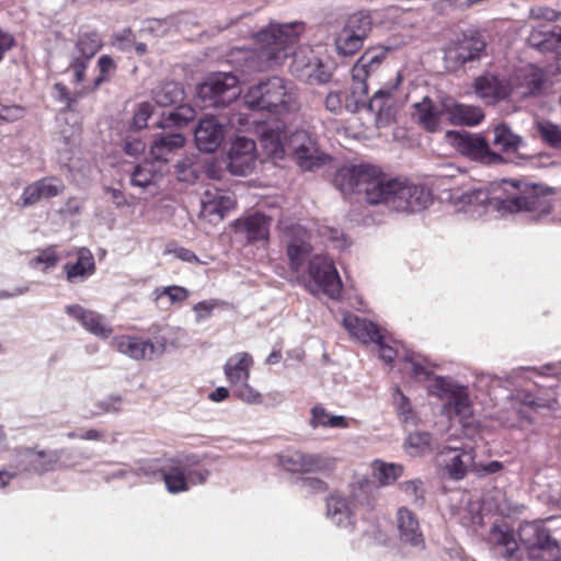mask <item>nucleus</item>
Returning a JSON list of instances; mask_svg holds the SVG:
<instances>
[{
	"label": "nucleus",
	"instance_id": "nucleus-1",
	"mask_svg": "<svg viewBox=\"0 0 561 561\" xmlns=\"http://www.w3.org/2000/svg\"><path fill=\"white\" fill-rule=\"evenodd\" d=\"M333 184L345 194L364 196L369 205H386L391 210L416 213L432 203V193L420 184L390 178L373 164H353L339 169Z\"/></svg>",
	"mask_w": 561,
	"mask_h": 561
},
{
	"label": "nucleus",
	"instance_id": "nucleus-2",
	"mask_svg": "<svg viewBox=\"0 0 561 561\" xmlns=\"http://www.w3.org/2000/svg\"><path fill=\"white\" fill-rule=\"evenodd\" d=\"M454 198L459 209L472 218L481 217L490 209L501 217L525 211L535 218L551 210L548 188L519 180L493 182L488 188L474 187Z\"/></svg>",
	"mask_w": 561,
	"mask_h": 561
},
{
	"label": "nucleus",
	"instance_id": "nucleus-3",
	"mask_svg": "<svg viewBox=\"0 0 561 561\" xmlns=\"http://www.w3.org/2000/svg\"><path fill=\"white\" fill-rule=\"evenodd\" d=\"M302 27L300 24L270 25L256 34L261 45L260 57L272 64H280L291 56L290 72L301 81L322 84L330 80L332 72L310 47L293 50Z\"/></svg>",
	"mask_w": 561,
	"mask_h": 561
},
{
	"label": "nucleus",
	"instance_id": "nucleus-4",
	"mask_svg": "<svg viewBox=\"0 0 561 561\" xmlns=\"http://www.w3.org/2000/svg\"><path fill=\"white\" fill-rule=\"evenodd\" d=\"M243 100L250 110L275 114L295 113L300 108L296 85L277 76L251 85Z\"/></svg>",
	"mask_w": 561,
	"mask_h": 561
},
{
	"label": "nucleus",
	"instance_id": "nucleus-5",
	"mask_svg": "<svg viewBox=\"0 0 561 561\" xmlns=\"http://www.w3.org/2000/svg\"><path fill=\"white\" fill-rule=\"evenodd\" d=\"M527 561H561V549L542 522H526L518 529Z\"/></svg>",
	"mask_w": 561,
	"mask_h": 561
},
{
	"label": "nucleus",
	"instance_id": "nucleus-6",
	"mask_svg": "<svg viewBox=\"0 0 561 561\" xmlns=\"http://www.w3.org/2000/svg\"><path fill=\"white\" fill-rule=\"evenodd\" d=\"M431 393L442 401L443 413L449 417L468 419L472 415L473 407L468 387L460 385L450 377L438 376L431 385Z\"/></svg>",
	"mask_w": 561,
	"mask_h": 561
},
{
	"label": "nucleus",
	"instance_id": "nucleus-7",
	"mask_svg": "<svg viewBox=\"0 0 561 561\" xmlns=\"http://www.w3.org/2000/svg\"><path fill=\"white\" fill-rule=\"evenodd\" d=\"M370 488L368 483L359 485L357 490L353 491V500L340 493L331 494L327 499V518L335 526L352 531L355 525L356 504L368 507L374 504V499L368 494Z\"/></svg>",
	"mask_w": 561,
	"mask_h": 561
},
{
	"label": "nucleus",
	"instance_id": "nucleus-8",
	"mask_svg": "<svg viewBox=\"0 0 561 561\" xmlns=\"http://www.w3.org/2000/svg\"><path fill=\"white\" fill-rule=\"evenodd\" d=\"M451 146L463 157L483 165H501L506 159L491 149L489 141L482 134L466 130L449 131Z\"/></svg>",
	"mask_w": 561,
	"mask_h": 561
},
{
	"label": "nucleus",
	"instance_id": "nucleus-9",
	"mask_svg": "<svg viewBox=\"0 0 561 561\" xmlns=\"http://www.w3.org/2000/svg\"><path fill=\"white\" fill-rule=\"evenodd\" d=\"M238 82L231 72L214 73L199 84L197 95L204 107H226L240 94Z\"/></svg>",
	"mask_w": 561,
	"mask_h": 561
},
{
	"label": "nucleus",
	"instance_id": "nucleus-10",
	"mask_svg": "<svg viewBox=\"0 0 561 561\" xmlns=\"http://www.w3.org/2000/svg\"><path fill=\"white\" fill-rule=\"evenodd\" d=\"M485 39L477 31L463 33L450 42L444 50V60L449 71H456L465 64L479 59L485 49Z\"/></svg>",
	"mask_w": 561,
	"mask_h": 561
},
{
	"label": "nucleus",
	"instance_id": "nucleus-11",
	"mask_svg": "<svg viewBox=\"0 0 561 561\" xmlns=\"http://www.w3.org/2000/svg\"><path fill=\"white\" fill-rule=\"evenodd\" d=\"M65 448L36 450L28 447L16 448L13 453V471L43 474L55 469L66 454Z\"/></svg>",
	"mask_w": 561,
	"mask_h": 561
},
{
	"label": "nucleus",
	"instance_id": "nucleus-12",
	"mask_svg": "<svg viewBox=\"0 0 561 561\" xmlns=\"http://www.w3.org/2000/svg\"><path fill=\"white\" fill-rule=\"evenodd\" d=\"M308 275L318 290L332 299H337L342 291V280L331 259L322 254L310 257Z\"/></svg>",
	"mask_w": 561,
	"mask_h": 561
},
{
	"label": "nucleus",
	"instance_id": "nucleus-13",
	"mask_svg": "<svg viewBox=\"0 0 561 561\" xmlns=\"http://www.w3.org/2000/svg\"><path fill=\"white\" fill-rule=\"evenodd\" d=\"M311 234L300 224H290L282 228V242L286 247L289 266L293 272H299L305 261L310 256L312 245Z\"/></svg>",
	"mask_w": 561,
	"mask_h": 561
},
{
	"label": "nucleus",
	"instance_id": "nucleus-14",
	"mask_svg": "<svg viewBox=\"0 0 561 561\" xmlns=\"http://www.w3.org/2000/svg\"><path fill=\"white\" fill-rule=\"evenodd\" d=\"M287 149L293 152L297 164L305 171L320 167L328 158L319 151L316 139L306 130L291 133L287 140Z\"/></svg>",
	"mask_w": 561,
	"mask_h": 561
},
{
	"label": "nucleus",
	"instance_id": "nucleus-15",
	"mask_svg": "<svg viewBox=\"0 0 561 561\" xmlns=\"http://www.w3.org/2000/svg\"><path fill=\"white\" fill-rule=\"evenodd\" d=\"M111 345L114 350L134 360H151L161 356L165 351L164 339L153 343L149 339L134 335L115 336Z\"/></svg>",
	"mask_w": 561,
	"mask_h": 561
},
{
	"label": "nucleus",
	"instance_id": "nucleus-16",
	"mask_svg": "<svg viewBox=\"0 0 561 561\" xmlns=\"http://www.w3.org/2000/svg\"><path fill=\"white\" fill-rule=\"evenodd\" d=\"M485 542L492 556L503 561H517L519 545L514 530L504 522L495 523L490 528Z\"/></svg>",
	"mask_w": 561,
	"mask_h": 561
},
{
	"label": "nucleus",
	"instance_id": "nucleus-17",
	"mask_svg": "<svg viewBox=\"0 0 561 561\" xmlns=\"http://www.w3.org/2000/svg\"><path fill=\"white\" fill-rule=\"evenodd\" d=\"M255 142L247 137H237L227 154V169L234 175H247L255 168Z\"/></svg>",
	"mask_w": 561,
	"mask_h": 561
},
{
	"label": "nucleus",
	"instance_id": "nucleus-18",
	"mask_svg": "<svg viewBox=\"0 0 561 561\" xmlns=\"http://www.w3.org/2000/svg\"><path fill=\"white\" fill-rule=\"evenodd\" d=\"M226 124L216 116L201 118L194 130L196 147L203 152L216 151L225 139Z\"/></svg>",
	"mask_w": 561,
	"mask_h": 561
},
{
	"label": "nucleus",
	"instance_id": "nucleus-19",
	"mask_svg": "<svg viewBox=\"0 0 561 561\" xmlns=\"http://www.w3.org/2000/svg\"><path fill=\"white\" fill-rule=\"evenodd\" d=\"M399 539L402 545L422 551L425 549V538L416 515L407 507H400L397 513Z\"/></svg>",
	"mask_w": 561,
	"mask_h": 561
},
{
	"label": "nucleus",
	"instance_id": "nucleus-20",
	"mask_svg": "<svg viewBox=\"0 0 561 561\" xmlns=\"http://www.w3.org/2000/svg\"><path fill=\"white\" fill-rule=\"evenodd\" d=\"M272 218L256 211L237 219L233 228L237 233L243 234L248 242L268 241Z\"/></svg>",
	"mask_w": 561,
	"mask_h": 561
},
{
	"label": "nucleus",
	"instance_id": "nucleus-21",
	"mask_svg": "<svg viewBox=\"0 0 561 561\" xmlns=\"http://www.w3.org/2000/svg\"><path fill=\"white\" fill-rule=\"evenodd\" d=\"M449 453L444 466L445 473L455 481L462 480L468 470L474 469V449L472 446L445 447L443 454Z\"/></svg>",
	"mask_w": 561,
	"mask_h": 561
},
{
	"label": "nucleus",
	"instance_id": "nucleus-22",
	"mask_svg": "<svg viewBox=\"0 0 561 561\" xmlns=\"http://www.w3.org/2000/svg\"><path fill=\"white\" fill-rule=\"evenodd\" d=\"M443 110L453 125L476 126L484 118L481 107L458 103L450 96L443 98Z\"/></svg>",
	"mask_w": 561,
	"mask_h": 561
},
{
	"label": "nucleus",
	"instance_id": "nucleus-23",
	"mask_svg": "<svg viewBox=\"0 0 561 561\" xmlns=\"http://www.w3.org/2000/svg\"><path fill=\"white\" fill-rule=\"evenodd\" d=\"M413 107L415 110L414 118L426 131L436 133L440 129V119L446 115L445 110H443V98L439 99L438 103H435L428 96H425Z\"/></svg>",
	"mask_w": 561,
	"mask_h": 561
},
{
	"label": "nucleus",
	"instance_id": "nucleus-24",
	"mask_svg": "<svg viewBox=\"0 0 561 561\" xmlns=\"http://www.w3.org/2000/svg\"><path fill=\"white\" fill-rule=\"evenodd\" d=\"M401 82V77L398 76L396 79V83L391 87V89H379L376 91L371 99L366 102L365 107L369 112L376 115V121L378 124H386L392 118V105L394 103V99L392 95V91L397 89V87Z\"/></svg>",
	"mask_w": 561,
	"mask_h": 561
},
{
	"label": "nucleus",
	"instance_id": "nucleus-25",
	"mask_svg": "<svg viewBox=\"0 0 561 561\" xmlns=\"http://www.w3.org/2000/svg\"><path fill=\"white\" fill-rule=\"evenodd\" d=\"M261 142L273 154L285 152L288 135L280 122L265 123L259 127Z\"/></svg>",
	"mask_w": 561,
	"mask_h": 561
},
{
	"label": "nucleus",
	"instance_id": "nucleus-26",
	"mask_svg": "<svg viewBox=\"0 0 561 561\" xmlns=\"http://www.w3.org/2000/svg\"><path fill=\"white\" fill-rule=\"evenodd\" d=\"M344 328L363 343H380L383 336L379 328L367 319L354 314H346L343 318Z\"/></svg>",
	"mask_w": 561,
	"mask_h": 561
},
{
	"label": "nucleus",
	"instance_id": "nucleus-27",
	"mask_svg": "<svg viewBox=\"0 0 561 561\" xmlns=\"http://www.w3.org/2000/svg\"><path fill=\"white\" fill-rule=\"evenodd\" d=\"M179 455L173 458L163 459V469L161 480L170 493H180L187 491L188 482L182 463H178Z\"/></svg>",
	"mask_w": 561,
	"mask_h": 561
},
{
	"label": "nucleus",
	"instance_id": "nucleus-28",
	"mask_svg": "<svg viewBox=\"0 0 561 561\" xmlns=\"http://www.w3.org/2000/svg\"><path fill=\"white\" fill-rule=\"evenodd\" d=\"M66 277L69 283L76 284L84 282L95 271V264L92 253L81 248L78 251V257L75 263H66L64 265Z\"/></svg>",
	"mask_w": 561,
	"mask_h": 561
},
{
	"label": "nucleus",
	"instance_id": "nucleus-29",
	"mask_svg": "<svg viewBox=\"0 0 561 561\" xmlns=\"http://www.w3.org/2000/svg\"><path fill=\"white\" fill-rule=\"evenodd\" d=\"M493 145L504 153H516L526 146L522 136L514 133L510 125L501 123L493 128Z\"/></svg>",
	"mask_w": 561,
	"mask_h": 561
},
{
	"label": "nucleus",
	"instance_id": "nucleus-30",
	"mask_svg": "<svg viewBox=\"0 0 561 561\" xmlns=\"http://www.w3.org/2000/svg\"><path fill=\"white\" fill-rule=\"evenodd\" d=\"M529 42L539 50L560 49L561 27L557 25H541L540 27H534Z\"/></svg>",
	"mask_w": 561,
	"mask_h": 561
},
{
	"label": "nucleus",
	"instance_id": "nucleus-31",
	"mask_svg": "<svg viewBox=\"0 0 561 561\" xmlns=\"http://www.w3.org/2000/svg\"><path fill=\"white\" fill-rule=\"evenodd\" d=\"M252 357L248 353H238L228 358L225 364V375L231 385L248 381Z\"/></svg>",
	"mask_w": 561,
	"mask_h": 561
},
{
	"label": "nucleus",
	"instance_id": "nucleus-32",
	"mask_svg": "<svg viewBox=\"0 0 561 561\" xmlns=\"http://www.w3.org/2000/svg\"><path fill=\"white\" fill-rule=\"evenodd\" d=\"M185 138L180 133H164L157 136L151 145L152 157L158 161H168V154L182 148Z\"/></svg>",
	"mask_w": 561,
	"mask_h": 561
},
{
	"label": "nucleus",
	"instance_id": "nucleus-33",
	"mask_svg": "<svg viewBox=\"0 0 561 561\" xmlns=\"http://www.w3.org/2000/svg\"><path fill=\"white\" fill-rule=\"evenodd\" d=\"M178 463H182L188 486L203 484L207 481L210 472L202 465L201 457L195 454H179Z\"/></svg>",
	"mask_w": 561,
	"mask_h": 561
},
{
	"label": "nucleus",
	"instance_id": "nucleus-34",
	"mask_svg": "<svg viewBox=\"0 0 561 561\" xmlns=\"http://www.w3.org/2000/svg\"><path fill=\"white\" fill-rule=\"evenodd\" d=\"M366 79L367 78L357 79L352 72V85L350 90L343 94L344 106L348 113H356L362 107H365L368 94Z\"/></svg>",
	"mask_w": 561,
	"mask_h": 561
},
{
	"label": "nucleus",
	"instance_id": "nucleus-35",
	"mask_svg": "<svg viewBox=\"0 0 561 561\" xmlns=\"http://www.w3.org/2000/svg\"><path fill=\"white\" fill-rule=\"evenodd\" d=\"M477 94L489 104H494L507 96L506 88L494 77H480L476 80Z\"/></svg>",
	"mask_w": 561,
	"mask_h": 561
},
{
	"label": "nucleus",
	"instance_id": "nucleus-36",
	"mask_svg": "<svg viewBox=\"0 0 561 561\" xmlns=\"http://www.w3.org/2000/svg\"><path fill=\"white\" fill-rule=\"evenodd\" d=\"M182 87L173 81L164 82L152 90V99L159 106H172L183 100Z\"/></svg>",
	"mask_w": 561,
	"mask_h": 561
},
{
	"label": "nucleus",
	"instance_id": "nucleus-37",
	"mask_svg": "<svg viewBox=\"0 0 561 561\" xmlns=\"http://www.w3.org/2000/svg\"><path fill=\"white\" fill-rule=\"evenodd\" d=\"M103 46L101 35L95 31L84 32L79 35L72 55L91 60Z\"/></svg>",
	"mask_w": 561,
	"mask_h": 561
},
{
	"label": "nucleus",
	"instance_id": "nucleus-38",
	"mask_svg": "<svg viewBox=\"0 0 561 561\" xmlns=\"http://www.w3.org/2000/svg\"><path fill=\"white\" fill-rule=\"evenodd\" d=\"M310 425L313 428H347L350 426V419L343 415L330 414L322 405H314L311 409Z\"/></svg>",
	"mask_w": 561,
	"mask_h": 561
},
{
	"label": "nucleus",
	"instance_id": "nucleus-39",
	"mask_svg": "<svg viewBox=\"0 0 561 561\" xmlns=\"http://www.w3.org/2000/svg\"><path fill=\"white\" fill-rule=\"evenodd\" d=\"M383 58V53L371 49L366 50L354 65L352 72L357 79L368 78L380 66Z\"/></svg>",
	"mask_w": 561,
	"mask_h": 561
},
{
	"label": "nucleus",
	"instance_id": "nucleus-40",
	"mask_svg": "<svg viewBox=\"0 0 561 561\" xmlns=\"http://www.w3.org/2000/svg\"><path fill=\"white\" fill-rule=\"evenodd\" d=\"M374 478L382 485H389L399 479L403 473V467L393 462L375 460L371 463Z\"/></svg>",
	"mask_w": 561,
	"mask_h": 561
},
{
	"label": "nucleus",
	"instance_id": "nucleus-41",
	"mask_svg": "<svg viewBox=\"0 0 561 561\" xmlns=\"http://www.w3.org/2000/svg\"><path fill=\"white\" fill-rule=\"evenodd\" d=\"M364 39L354 34V31L350 32L345 27H342L335 37V46L339 55L353 56L362 49Z\"/></svg>",
	"mask_w": 561,
	"mask_h": 561
},
{
	"label": "nucleus",
	"instance_id": "nucleus-42",
	"mask_svg": "<svg viewBox=\"0 0 561 561\" xmlns=\"http://www.w3.org/2000/svg\"><path fill=\"white\" fill-rule=\"evenodd\" d=\"M154 300L159 308L168 309L170 306L186 300L190 291L181 286H168L154 291Z\"/></svg>",
	"mask_w": 561,
	"mask_h": 561
},
{
	"label": "nucleus",
	"instance_id": "nucleus-43",
	"mask_svg": "<svg viewBox=\"0 0 561 561\" xmlns=\"http://www.w3.org/2000/svg\"><path fill=\"white\" fill-rule=\"evenodd\" d=\"M373 21L368 12L358 11L347 16L343 27L350 32L354 31V34L359 36L362 39H366L371 31Z\"/></svg>",
	"mask_w": 561,
	"mask_h": 561
},
{
	"label": "nucleus",
	"instance_id": "nucleus-44",
	"mask_svg": "<svg viewBox=\"0 0 561 561\" xmlns=\"http://www.w3.org/2000/svg\"><path fill=\"white\" fill-rule=\"evenodd\" d=\"M99 75L93 79L91 85L84 88L85 92H94L103 83L111 80V76L116 71V64L110 55H102L96 62Z\"/></svg>",
	"mask_w": 561,
	"mask_h": 561
},
{
	"label": "nucleus",
	"instance_id": "nucleus-45",
	"mask_svg": "<svg viewBox=\"0 0 561 561\" xmlns=\"http://www.w3.org/2000/svg\"><path fill=\"white\" fill-rule=\"evenodd\" d=\"M536 129L542 142L552 149H561V127L550 121L536 124Z\"/></svg>",
	"mask_w": 561,
	"mask_h": 561
},
{
	"label": "nucleus",
	"instance_id": "nucleus-46",
	"mask_svg": "<svg viewBox=\"0 0 561 561\" xmlns=\"http://www.w3.org/2000/svg\"><path fill=\"white\" fill-rule=\"evenodd\" d=\"M304 473L320 472L329 473L334 469L335 461L329 456L321 454H306L304 459Z\"/></svg>",
	"mask_w": 561,
	"mask_h": 561
},
{
	"label": "nucleus",
	"instance_id": "nucleus-47",
	"mask_svg": "<svg viewBox=\"0 0 561 561\" xmlns=\"http://www.w3.org/2000/svg\"><path fill=\"white\" fill-rule=\"evenodd\" d=\"M175 173L181 182L194 183L201 173V165L192 157H185L176 162Z\"/></svg>",
	"mask_w": 561,
	"mask_h": 561
},
{
	"label": "nucleus",
	"instance_id": "nucleus-48",
	"mask_svg": "<svg viewBox=\"0 0 561 561\" xmlns=\"http://www.w3.org/2000/svg\"><path fill=\"white\" fill-rule=\"evenodd\" d=\"M195 117V110L186 104L179 105L171 111L161 124V127L185 126Z\"/></svg>",
	"mask_w": 561,
	"mask_h": 561
},
{
	"label": "nucleus",
	"instance_id": "nucleus-49",
	"mask_svg": "<svg viewBox=\"0 0 561 561\" xmlns=\"http://www.w3.org/2000/svg\"><path fill=\"white\" fill-rule=\"evenodd\" d=\"M163 469V460L152 459L139 462L134 469L133 474L139 478H145L148 481L161 480Z\"/></svg>",
	"mask_w": 561,
	"mask_h": 561
},
{
	"label": "nucleus",
	"instance_id": "nucleus-50",
	"mask_svg": "<svg viewBox=\"0 0 561 561\" xmlns=\"http://www.w3.org/2000/svg\"><path fill=\"white\" fill-rule=\"evenodd\" d=\"M279 466L289 472L304 473L305 453L300 450H286L277 456Z\"/></svg>",
	"mask_w": 561,
	"mask_h": 561
},
{
	"label": "nucleus",
	"instance_id": "nucleus-51",
	"mask_svg": "<svg viewBox=\"0 0 561 561\" xmlns=\"http://www.w3.org/2000/svg\"><path fill=\"white\" fill-rule=\"evenodd\" d=\"M201 215L209 221L224 219L222 210L220 209V201H218V194L213 196L208 192L206 193L205 198L201 202Z\"/></svg>",
	"mask_w": 561,
	"mask_h": 561
},
{
	"label": "nucleus",
	"instance_id": "nucleus-52",
	"mask_svg": "<svg viewBox=\"0 0 561 561\" xmlns=\"http://www.w3.org/2000/svg\"><path fill=\"white\" fill-rule=\"evenodd\" d=\"M84 329L101 339H107L112 334V327L107 323L104 316L94 312L93 316L88 321Z\"/></svg>",
	"mask_w": 561,
	"mask_h": 561
},
{
	"label": "nucleus",
	"instance_id": "nucleus-53",
	"mask_svg": "<svg viewBox=\"0 0 561 561\" xmlns=\"http://www.w3.org/2000/svg\"><path fill=\"white\" fill-rule=\"evenodd\" d=\"M318 236L323 243H331L335 249H344L347 245L344 233L340 229L321 226L318 228Z\"/></svg>",
	"mask_w": 561,
	"mask_h": 561
},
{
	"label": "nucleus",
	"instance_id": "nucleus-54",
	"mask_svg": "<svg viewBox=\"0 0 561 561\" xmlns=\"http://www.w3.org/2000/svg\"><path fill=\"white\" fill-rule=\"evenodd\" d=\"M423 482L420 479L409 480L400 483L401 491L412 500L415 506L422 507L424 504Z\"/></svg>",
	"mask_w": 561,
	"mask_h": 561
},
{
	"label": "nucleus",
	"instance_id": "nucleus-55",
	"mask_svg": "<svg viewBox=\"0 0 561 561\" xmlns=\"http://www.w3.org/2000/svg\"><path fill=\"white\" fill-rule=\"evenodd\" d=\"M516 399L524 405L531 409L548 408L553 409L557 400L556 399H542L535 398L530 392L520 390L516 393Z\"/></svg>",
	"mask_w": 561,
	"mask_h": 561
},
{
	"label": "nucleus",
	"instance_id": "nucleus-56",
	"mask_svg": "<svg viewBox=\"0 0 561 561\" xmlns=\"http://www.w3.org/2000/svg\"><path fill=\"white\" fill-rule=\"evenodd\" d=\"M82 95L81 92L71 94L68 90V88L61 83L57 82L54 84V98L58 101L65 104V110L67 111H73L75 104L77 103V100Z\"/></svg>",
	"mask_w": 561,
	"mask_h": 561
},
{
	"label": "nucleus",
	"instance_id": "nucleus-57",
	"mask_svg": "<svg viewBox=\"0 0 561 561\" xmlns=\"http://www.w3.org/2000/svg\"><path fill=\"white\" fill-rule=\"evenodd\" d=\"M59 261V256L57 255L54 248L49 247L39 252L38 255L33 257L30 262V264L33 267H36L38 265H44V271H48L54 268Z\"/></svg>",
	"mask_w": 561,
	"mask_h": 561
},
{
	"label": "nucleus",
	"instance_id": "nucleus-58",
	"mask_svg": "<svg viewBox=\"0 0 561 561\" xmlns=\"http://www.w3.org/2000/svg\"><path fill=\"white\" fill-rule=\"evenodd\" d=\"M43 198H50L62 193L65 185L64 183L55 178H44L36 181Z\"/></svg>",
	"mask_w": 561,
	"mask_h": 561
},
{
	"label": "nucleus",
	"instance_id": "nucleus-59",
	"mask_svg": "<svg viewBox=\"0 0 561 561\" xmlns=\"http://www.w3.org/2000/svg\"><path fill=\"white\" fill-rule=\"evenodd\" d=\"M95 407L100 410L98 414H116L123 409V398L119 394H111L96 401Z\"/></svg>",
	"mask_w": 561,
	"mask_h": 561
},
{
	"label": "nucleus",
	"instance_id": "nucleus-60",
	"mask_svg": "<svg viewBox=\"0 0 561 561\" xmlns=\"http://www.w3.org/2000/svg\"><path fill=\"white\" fill-rule=\"evenodd\" d=\"M91 60L72 55L69 64V69L73 73V83L76 85L81 84L85 79V71Z\"/></svg>",
	"mask_w": 561,
	"mask_h": 561
},
{
	"label": "nucleus",
	"instance_id": "nucleus-61",
	"mask_svg": "<svg viewBox=\"0 0 561 561\" xmlns=\"http://www.w3.org/2000/svg\"><path fill=\"white\" fill-rule=\"evenodd\" d=\"M393 403L398 413L408 422L412 416V405L409 398L397 387L392 394Z\"/></svg>",
	"mask_w": 561,
	"mask_h": 561
},
{
	"label": "nucleus",
	"instance_id": "nucleus-62",
	"mask_svg": "<svg viewBox=\"0 0 561 561\" xmlns=\"http://www.w3.org/2000/svg\"><path fill=\"white\" fill-rule=\"evenodd\" d=\"M404 362L411 364V373L419 380H427L431 371L421 362V356L414 353H407L403 357Z\"/></svg>",
	"mask_w": 561,
	"mask_h": 561
},
{
	"label": "nucleus",
	"instance_id": "nucleus-63",
	"mask_svg": "<svg viewBox=\"0 0 561 561\" xmlns=\"http://www.w3.org/2000/svg\"><path fill=\"white\" fill-rule=\"evenodd\" d=\"M218 305L219 301L216 299L203 300L194 305L193 311L195 313L196 323L208 320Z\"/></svg>",
	"mask_w": 561,
	"mask_h": 561
},
{
	"label": "nucleus",
	"instance_id": "nucleus-64",
	"mask_svg": "<svg viewBox=\"0 0 561 561\" xmlns=\"http://www.w3.org/2000/svg\"><path fill=\"white\" fill-rule=\"evenodd\" d=\"M152 114V106L148 102L138 105L131 121V127L140 130L147 126V122Z\"/></svg>",
	"mask_w": 561,
	"mask_h": 561
}]
</instances>
